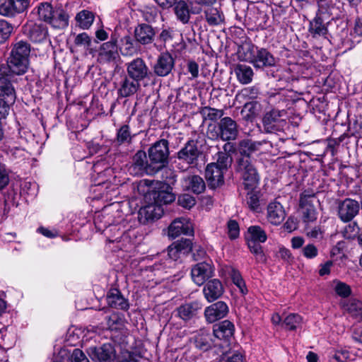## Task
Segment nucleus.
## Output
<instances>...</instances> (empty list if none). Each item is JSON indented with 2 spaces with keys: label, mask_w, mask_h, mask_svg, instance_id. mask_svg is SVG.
Here are the masks:
<instances>
[{
  "label": "nucleus",
  "mask_w": 362,
  "mask_h": 362,
  "mask_svg": "<svg viewBox=\"0 0 362 362\" xmlns=\"http://www.w3.org/2000/svg\"><path fill=\"white\" fill-rule=\"evenodd\" d=\"M30 52V45L27 42H17L11 49L6 64H1L0 66L7 68V71L16 75L23 74L28 67Z\"/></svg>",
  "instance_id": "nucleus-1"
},
{
  "label": "nucleus",
  "mask_w": 362,
  "mask_h": 362,
  "mask_svg": "<svg viewBox=\"0 0 362 362\" xmlns=\"http://www.w3.org/2000/svg\"><path fill=\"white\" fill-rule=\"evenodd\" d=\"M34 11L40 21L50 24L54 28H64L69 24L68 14L63 9H54L49 3H40Z\"/></svg>",
  "instance_id": "nucleus-2"
},
{
  "label": "nucleus",
  "mask_w": 362,
  "mask_h": 362,
  "mask_svg": "<svg viewBox=\"0 0 362 362\" xmlns=\"http://www.w3.org/2000/svg\"><path fill=\"white\" fill-rule=\"evenodd\" d=\"M216 162L209 163L205 169V178L209 187L217 188L224 183V175L230 167V158L221 154Z\"/></svg>",
  "instance_id": "nucleus-3"
},
{
  "label": "nucleus",
  "mask_w": 362,
  "mask_h": 362,
  "mask_svg": "<svg viewBox=\"0 0 362 362\" xmlns=\"http://www.w3.org/2000/svg\"><path fill=\"white\" fill-rule=\"evenodd\" d=\"M237 171L240 173L247 189H255L258 185L259 176L250 158L242 157L238 160Z\"/></svg>",
  "instance_id": "nucleus-4"
},
{
  "label": "nucleus",
  "mask_w": 362,
  "mask_h": 362,
  "mask_svg": "<svg viewBox=\"0 0 362 362\" xmlns=\"http://www.w3.org/2000/svg\"><path fill=\"white\" fill-rule=\"evenodd\" d=\"M169 153L168 141L166 139L155 142L148 148V156L151 164L156 168V173L168 163Z\"/></svg>",
  "instance_id": "nucleus-5"
},
{
  "label": "nucleus",
  "mask_w": 362,
  "mask_h": 362,
  "mask_svg": "<svg viewBox=\"0 0 362 362\" xmlns=\"http://www.w3.org/2000/svg\"><path fill=\"white\" fill-rule=\"evenodd\" d=\"M131 175L135 176L146 175H154L156 173V168L148 163L146 153L144 151H139L133 156L132 163L128 168Z\"/></svg>",
  "instance_id": "nucleus-6"
},
{
  "label": "nucleus",
  "mask_w": 362,
  "mask_h": 362,
  "mask_svg": "<svg viewBox=\"0 0 362 362\" xmlns=\"http://www.w3.org/2000/svg\"><path fill=\"white\" fill-rule=\"evenodd\" d=\"M119 59L117 39L103 43L98 50V62L101 64H115Z\"/></svg>",
  "instance_id": "nucleus-7"
},
{
  "label": "nucleus",
  "mask_w": 362,
  "mask_h": 362,
  "mask_svg": "<svg viewBox=\"0 0 362 362\" xmlns=\"http://www.w3.org/2000/svg\"><path fill=\"white\" fill-rule=\"evenodd\" d=\"M6 69L4 66H0V98L8 100L10 103H14L16 93L12 83L13 74Z\"/></svg>",
  "instance_id": "nucleus-8"
},
{
  "label": "nucleus",
  "mask_w": 362,
  "mask_h": 362,
  "mask_svg": "<svg viewBox=\"0 0 362 362\" xmlns=\"http://www.w3.org/2000/svg\"><path fill=\"white\" fill-rule=\"evenodd\" d=\"M316 199L315 194L312 192L304 191L300 194V206L303 221L305 223L313 222L317 219L316 210L313 206V202Z\"/></svg>",
  "instance_id": "nucleus-9"
},
{
  "label": "nucleus",
  "mask_w": 362,
  "mask_h": 362,
  "mask_svg": "<svg viewBox=\"0 0 362 362\" xmlns=\"http://www.w3.org/2000/svg\"><path fill=\"white\" fill-rule=\"evenodd\" d=\"M285 115L284 110L272 109L265 113L262 119V124L264 130L267 133L279 131L286 124L285 119L282 118Z\"/></svg>",
  "instance_id": "nucleus-10"
},
{
  "label": "nucleus",
  "mask_w": 362,
  "mask_h": 362,
  "mask_svg": "<svg viewBox=\"0 0 362 362\" xmlns=\"http://www.w3.org/2000/svg\"><path fill=\"white\" fill-rule=\"evenodd\" d=\"M127 76L139 81L149 78L151 71L144 60L140 57L127 64Z\"/></svg>",
  "instance_id": "nucleus-11"
},
{
  "label": "nucleus",
  "mask_w": 362,
  "mask_h": 362,
  "mask_svg": "<svg viewBox=\"0 0 362 362\" xmlns=\"http://www.w3.org/2000/svg\"><path fill=\"white\" fill-rule=\"evenodd\" d=\"M216 134L223 141L235 140L238 134L236 122L229 117L221 119Z\"/></svg>",
  "instance_id": "nucleus-12"
},
{
  "label": "nucleus",
  "mask_w": 362,
  "mask_h": 362,
  "mask_svg": "<svg viewBox=\"0 0 362 362\" xmlns=\"http://www.w3.org/2000/svg\"><path fill=\"white\" fill-rule=\"evenodd\" d=\"M338 216L343 222L351 221L360 209L359 203L352 199L346 198L338 204Z\"/></svg>",
  "instance_id": "nucleus-13"
},
{
  "label": "nucleus",
  "mask_w": 362,
  "mask_h": 362,
  "mask_svg": "<svg viewBox=\"0 0 362 362\" xmlns=\"http://www.w3.org/2000/svg\"><path fill=\"white\" fill-rule=\"evenodd\" d=\"M214 275V269L211 261H204L195 264L191 270L192 281L198 286L204 283Z\"/></svg>",
  "instance_id": "nucleus-14"
},
{
  "label": "nucleus",
  "mask_w": 362,
  "mask_h": 362,
  "mask_svg": "<svg viewBox=\"0 0 362 362\" xmlns=\"http://www.w3.org/2000/svg\"><path fill=\"white\" fill-rule=\"evenodd\" d=\"M174 65L175 61L172 55L168 52H163L158 56L153 67V71L158 76H166L172 71Z\"/></svg>",
  "instance_id": "nucleus-15"
},
{
  "label": "nucleus",
  "mask_w": 362,
  "mask_h": 362,
  "mask_svg": "<svg viewBox=\"0 0 362 362\" xmlns=\"http://www.w3.org/2000/svg\"><path fill=\"white\" fill-rule=\"evenodd\" d=\"M89 356L93 360L100 362H111L115 358V350L111 344H104L100 347H90Z\"/></svg>",
  "instance_id": "nucleus-16"
},
{
  "label": "nucleus",
  "mask_w": 362,
  "mask_h": 362,
  "mask_svg": "<svg viewBox=\"0 0 362 362\" xmlns=\"http://www.w3.org/2000/svg\"><path fill=\"white\" fill-rule=\"evenodd\" d=\"M192 224L186 218L182 217L174 220L168 227V235L172 238H175L182 234L192 235Z\"/></svg>",
  "instance_id": "nucleus-17"
},
{
  "label": "nucleus",
  "mask_w": 362,
  "mask_h": 362,
  "mask_svg": "<svg viewBox=\"0 0 362 362\" xmlns=\"http://www.w3.org/2000/svg\"><path fill=\"white\" fill-rule=\"evenodd\" d=\"M228 307L223 301H218L206 308L204 316L206 321L213 323L226 316Z\"/></svg>",
  "instance_id": "nucleus-18"
},
{
  "label": "nucleus",
  "mask_w": 362,
  "mask_h": 362,
  "mask_svg": "<svg viewBox=\"0 0 362 362\" xmlns=\"http://www.w3.org/2000/svg\"><path fill=\"white\" fill-rule=\"evenodd\" d=\"M199 154L200 151L198 149L197 143L191 140L178 151L177 158L189 165H192L197 162Z\"/></svg>",
  "instance_id": "nucleus-19"
},
{
  "label": "nucleus",
  "mask_w": 362,
  "mask_h": 362,
  "mask_svg": "<svg viewBox=\"0 0 362 362\" xmlns=\"http://www.w3.org/2000/svg\"><path fill=\"white\" fill-rule=\"evenodd\" d=\"M24 33L35 42L45 40L47 36L48 30L45 25L33 22L27 23L24 27Z\"/></svg>",
  "instance_id": "nucleus-20"
},
{
  "label": "nucleus",
  "mask_w": 362,
  "mask_h": 362,
  "mask_svg": "<svg viewBox=\"0 0 362 362\" xmlns=\"http://www.w3.org/2000/svg\"><path fill=\"white\" fill-rule=\"evenodd\" d=\"M140 83L132 78L124 76L119 83L117 95L120 98L134 95L140 88Z\"/></svg>",
  "instance_id": "nucleus-21"
},
{
  "label": "nucleus",
  "mask_w": 362,
  "mask_h": 362,
  "mask_svg": "<svg viewBox=\"0 0 362 362\" xmlns=\"http://www.w3.org/2000/svg\"><path fill=\"white\" fill-rule=\"evenodd\" d=\"M163 214L162 206L153 203L140 209L139 211V221L145 224L148 221L160 218Z\"/></svg>",
  "instance_id": "nucleus-22"
},
{
  "label": "nucleus",
  "mask_w": 362,
  "mask_h": 362,
  "mask_svg": "<svg viewBox=\"0 0 362 362\" xmlns=\"http://www.w3.org/2000/svg\"><path fill=\"white\" fill-rule=\"evenodd\" d=\"M224 292L222 283L218 279L206 282L203 288V293L208 302H213L219 298Z\"/></svg>",
  "instance_id": "nucleus-23"
},
{
  "label": "nucleus",
  "mask_w": 362,
  "mask_h": 362,
  "mask_svg": "<svg viewBox=\"0 0 362 362\" xmlns=\"http://www.w3.org/2000/svg\"><path fill=\"white\" fill-rule=\"evenodd\" d=\"M275 62L274 56L267 49L258 48L256 50L254 59L252 61V64L255 68L260 69L274 66Z\"/></svg>",
  "instance_id": "nucleus-24"
},
{
  "label": "nucleus",
  "mask_w": 362,
  "mask_h": 362,
  "mask_svg": "<svg viewBox=\"0 0 362 362\" xmlns=\"http://www.w3.org/2000/svg\"><path fill=\"white\" fill-rule=\"evenodd\" d=\"M286 213L278 202H271L267 206V220L273 225H279L284 220Z\"/></svg>",
  "instance_id": "nucleus-25"
},
{
  "label": "nucleus",
  "mask_w": 362,
  "mask_h": 362,
  "mask_svg": "<svg viewBox=\"0 0 362 362\" xmlns=\"http://www.w3.org/2000/svg\"><path fill=\"white\" fill-rule=\"evenodd\" d=\"M234 325L229 320H223L214 326V336L219 339L228 341L234 334Z\"/></svg>",
  "instance_id": "nucleus-26"
},
{
  "label": "nucleus",
  "mask_w": 362,
  "mask_h": 362,
  "mask_svg": "<svg viewBox=\"0 0 362 362\" xmlns=\"http://www.w3.org/2000/svg\"><path fill=\"white\" fill-rule=\"evenodd\" d=\"M134 36L138 42L148 45L153 41L155 32L151 25L141 24L135 28Z\"/></svg>",
  "instance_id": "nucleus-27"
},
{
  "label": "nucleus",
  "mask_w": 362,
  "mask_h": 362,
  "mask_svg": "<svg viewBox=\"0 0 362 362\" xmlns=\"http://www.w3.org/2000/svg\"><path fill=\"white\" fill-rule=\"evenodd\" d=\"M108 305L114 308L126 310L129 308V303L121 292L117 288L110 289L107 296Z\"/></svg>",
  "instance_id": "nucleus-28"
},
{
  "label": "nucleus",
  "mask_w": 362,
  "mask_h": 362,
  "mask_svg": "<svg viewBox=\"0 0 362 362\" xmlns=\"http://www.w3.org/2000/svg\"><path fill=\"white\" fill-rule=\"evenodd\" d=\"M202 308V304L197 301L185 303L177 308V315L184 321H188L196 315Z\"/></svg>",
  "instance_id": "nucleus-29"
},
{
  "label": "nucleus",
  "mask_w": 362,
  "mask_h": 362,
  "mask_svg": "<svg viewBox=\"0 0 362 362\" xmlns=\"http://www.w3.org/2000/svg\"><path fill=\"white\" fill-rule=\"evenodd\" d=\"M182 186L187 190L196 194H200L205 189L206 185L204 180L199 175H190L182 180Z\"/></svg>",
  "instance_id": "nucleus-30"
},
{
  "label": "nucleus",
  "mask_w": 362,
  "mask_h": 362,
  "mask_svg": "<svg viewBox=\"0 0 362 362\" xmlns=\"http://www.w3.org/2000/svg\"><path fill=\"white\" fill-rule=\"evenodd\" d=\"M173 11L177 21L181 22L182 24H187L189 23L191 16V11L189 6L187 2L182 0L175 2Z\"/></svg>",
  "instance_id": "nucleus-31"
},
{
  "label": "nucleus",
  "mask_w": 362,
  "mask_h": 362,
  "mask_svg": "<svg viewBox=\"0 0 362 362\" xmlns=\"http://www.w3.org/2000/svg\"><path fill=\"white\" fill-rule=\"evenodd\" d=\"M153 198L154 203L160 206L162 204H168L173 202L175 199V194L168 190V187L163 185L158 190L153 192Z\"/></svg>",
  "instance_id": "nucleus-32"
},
{
  "label": "nucleus",
  "mask_w": 362,
  "mask_h": 362,
  "mask_svg": "<svg viewBox=\"0 0 362 362\" xmlns=\"http://www.w3.org/2000/svg\"><path fill=\"white\" fill-rule=\"evenodd\" d=\"M309 31L314 37L327 35L328 29L327 24L324 22L322 14H317L315 18L310 21Z\"/></svg>",
  "instance_id": "nucleus-33"
},
{
  "label": "nucleus",
  "mask_w": 362,
  "mask_h": 362,
  "mask_svg": "<svg viewBox=\"0 0 362 362\" xmlns=\"http://www.w3.org/2000/svg\"><path fill=\"white\" fill-rule=\"evenodd\" d=\"M266 141H253L250 139H245L240 142L239 144V152L243 156V157H249L250 156L258 151L259 147L263 144H266Z\"/></svg>",
  "instance_id": "nucleus-34"
},
{
  "label": "nucleus",
  "mask_w": 362,
  "mask_h": 362,
  "mask_svg": "<svg viewBox=\"0 0 362 362\" xmlns=\"http://www.w3.org/2000/svg\"><path fill=\"white\" fill-rule=\"evenodd\" d=\"M204 14L206 22L211 26L218 25L224 21L223 13L214 6H207L204 10Z\"/></svg>",
  "instance_id": "nucleus-35"
},
{
  "label": "nucleus",
  "mask_w": 362,
  "mask_h": 362,
  "mask_svg": "<svg viewBox=\"0 0 362 362\" xmlns=\"http://www.w3.org/2000/svg\"><path fill=\"white\" fill-rule=\"evenodd\" d=\"M234 71L240 83L248 84L252 81L254 73L250 66L245 64H238Z\"/></svg>",
  "instance_id": "nucleus-36"
},
{
  "label": "nucleus",
  "mask_w": 362,
  "mask_h": 362,
  "mask_svg": "<svg viewBox=\"0 0 362 362\" xmlns=\"http://www.w3.org/2000/svg\"><path fill=\"white\" fill-rule=\"evenodd\" d=\"M245 239L246 241L263 243L267 240V236L265 231L260 226H252L247 229Z\"/></svg>",
  "instance_id": "nucleus-37"
},
{
  "label": "nucleus",
  "mask_w": 362,
  "mask_h": 362,
  "mask_svg": "<svg viewBox=\"0 0 362 362\" xmlns=\"http://www.w3.org/2000/svg\"><path fill=\"white\" fill-rule=\"evenodd\" d=\"M194 343L197 348L204 351L208 350L214 344L211 334L206 330H200L195 337Z\"/></svg>",
  "instance_id": "nucleus-38"
},
{
  "label": "nucleus",
  "mask_w": 362,
  "mask_h": 362,
  "mask_svg": "<svg viewBox=\"0 0 362 362\" xmlns=\"http://www.w3.org/2000/svg\"><path fill=\"white\" fill-rule=\"evenodd\" d=\"M95 19L94 13L88 10H82L76 16L77 25L82 29H88Z\"/></svg>",
  "instance_id": "nucleus-39"
},
{
  "label": "nucleus",
  "mask_w": 362,
  "mask_h": 362,
  "mask_svg": "<svg viewBox=\"0 0 362 362\" xmlns=\"http://www.w3.org/2000/svg\"><path fill=\"white\" fill-rule=\"evenodd\" d=\"M257 49L258 47L251 43H245L239 48L238 56L241 60L252 64Z\"/></svg>",
  "instance_id": "nucleus-40"
},
{
  "label": "nucleus",
  "mask_w": 362,
  "mask_h": 362,
  "mask_svg": "<svg viewBox=\"0 0 362 362\" xmlns=\"http://www.w3.org/2000/svg\"><path fill=\"white\" fill-rule=\"evenodd\" d=\"M303 319L300 315L291 313L284 319L281 327L287 330H296L301 325Z\"/></svg>",
  "instance_id": "nucleus-41"
},
{
  "label": "nucleus",
  "mask_w": 362,
  "mask_h": 362,
  "mask_svg": "<svg viewBox=\"0 0 362 362\" xmlns=\"http://www.w3.org/2000/svg\"><path fill=\"white\" fill-rule=\"evenodd\" d=\"M345 310L355 318L362 320V302L356 299L349 300L344 305Z\"/></svg>",
  "instance_id": "nucleus-42"
},
{
  "label": "nucleus",
  "mask_w": 362,
  "mask_h": 362,
  "mask_svg": "<svg viewBox=\"0 0 362 362\" xmlns=\"http://www.w3.org/2000/svg\"><path fill=\"white\" fill-rule=\"evenodd\" d=\"M262 109V105L258 101H251L245 104L242 113L247 111L248 114L245 116V119L247 120L252 119L261 113Z\"/></svg>",
  "instance_id": "nucleus-43"
},
{
  "label": "nucleus",
  "mask_w": 362,
  "mask_h": 362,
  "mask_svg": "<svg viewBox=\"0 0 362 362\" xmlns=\"http://www.w3.org/2000/svg\"><path fill=\"white\" fill-rule=\"evenodd\" d=\"M134 135L132 134L130 128L128 125H122L117 133L116 141L118 144H131Z\"/></svg>",
  "instance_id": "nucleus-44"
},
{
  "label": "nucleus",
  "mask_w": 362,
  "mask_h": 362,
  "mask_svg": "<svg viewBox=\"0 0 362 362\" xmlns=\"http://www.w3.org/2000/svg\"><path fill=\"white\" fill-rule=\"evenodd\" d=\"M120 49L123 55H132L136 52L134 41L129 35H126L121 39Z\"/></svg>",
  "instance_id": "nucleus-45"
},
{
  "label": "nucleus",
  "mask_w": 362,
  "mask_h": 362,
  "mask_svg": "<svg viewBox=\"0 0 362 362\" xmlns=\"http://www.w3.org/2000/svg\"><path fill=\"white\" fill-rule=\"evenodd\" d=\"M182 253L179 252L175 245L173 243L168 247V259H167L163 263L160 264L161 266L163 264V268L165 267H173V262H175L178 260L181 256Z\"/></svg>",
  "instance_id": "nucleus-46"
},
{
  "label": "nucleus",
  "mask_w": 362,
  "mask_h": 362,
  "mask_svg": "<svg viewBox=\"0 0 362 362\" xmlns=\"http://www.w3.org/2000/svg\"><path fill=\"white\" fill-rule=\"evenodd\" d=\"M18 14L11 0H0V15L13 17Z\"/></svg>",
  "instance_id": "nucleus-47"
},
{
  "label": "nucleus",
  "mask_w": 362,
  "mask_h": 362,
  "mask_svg": "<svg viewBox=\"0 0 362 362\" xmlns=\"http://www.w3.org/2000/svg\"><path fill=\"white\" fill-rule=\"evenodd\" d=\"M247 192L245 198V202L250 209L257 211L259 206V197L257 192L254 191V189Z\"/></svg>",
  "instance_id": "nucleus-48"
},
{
  "label": "nucleus",
  "mask_w": 362,
  "mask_h": 362,
  "mask_svg": "<svg viewBox=\"0 0 362 362\" xmlns=\"http://www.w3.org/2000/svg\"><path fill=\"white\" fill-rule=\"evenodd\" d=\"M202 113L204 116L205 119H208L211 121H216L224 115L223 110L210 107H204L202 110Z\"/></svg>",
  "instance_id": "nucleus-49"
},
{
  "label": "nucleus",
  "mask_w": 362,
  "mask_h": 362,
  "mask_svg": "<svg viewBox=\"0 0 362 362\" xmlns=\"http://www.w3.org/2000/svg\"><path fill=\"white\" fill-rule=\"evenodd\" d=\"M250 252L255 255L257 262H264L265 257L260 243L247 241Z\"/></svg>",
  "instance_id": "nucleus-50"
},
{
  "label": "nucleus",
  "mask_w": 362,
  "mask_h": 362,
  "mask_svg": "<svg viewBox=\"0 0 362 362\" xmlns=\"http://www.w3.org/2000/svg\"><path fill=\"white\" fill-rule=\"evenodd\" d=\"M74 44L87 50L92 44L91 37L86 33H80L75 37Z\"/></svg>",
  "instance_id": "nucleus-51"
},
{
  "label": "nucleus",
  "mask_w": 362,
  "mask_h": 362,
  "mask_svg": "<svg viewBox=\"0 0 362 362\" xmlns=\"http://www.w3.org/2000/svg\"><path fill=\"white\" fill-rule=\"evenodd\" d=\"M230 276L233 282L239 288L240 293L243 295L246 294L247 292V289L245 286V281H243L240 272L236 270H232Z\"/></svg>",
  "instance_id": "nucleus-52"
},
{
  "label": "nucleus",
  "mask_w": 362,
  "mask_h": 362,
  "mask_svg": "<svg viewBox=\"0 0 362 362\" xmlns=\"http://www.w3.org/2000/svg\"><path fill=\"white\" fill-rule=\"evenodd\" d=\"M13 31V26L5 20H0V42L6 40Z\"/></svg>",
  "instance_id": "nucleus-53"
},
{
  "label": "nucleus",
  "mask_w": 362,
  "mask_h": 362,
  "mask_svg": "<svg viewBox=\"0 0 362 362\" xmlns=\"http://www.w3.org/2000/svg\"><path fill=\"white\" fill-rule=\"evenodd\" d=\"M173 244L182 255L188 254L192 250V243L189 239H181Z\"/></svg>",
  "instance_id": "nucleus-54"
},
{
  "label": "nucleus",
  "mask_w": 362,
  "mask_h": 362,
  "mask_svg": "<svg viewBox=\"0 0 362 362\" xmlns=\"http://www.w3.org/2000/svg\"><path fill=\"white\" fill-rule=\"evenodd\" d=\"M259 93V90L257 87L250 86L243 88L239 93V95L245 99L254 100L258 98Z\"/></svg>",
  "instance_id": "nucleus-55"
},
{
  "label": "nucleus",
  "mask_w": 362,
  "mask_h": 362,
  "mask_svg": "<svg viewBox=\"0 0 362 362\" xmlns=\"http://www.w3.org/2000/svg\"><path fill=\"white\" fill-rule=\"evenodd\" d=\"M178 204L184 208L190 209L196 204L194 198L187 194H181L178 197Z\"/></svg>",
  "instance_id": "nucleus-56"
},
{
  "label": "nucleus",
  "mask_w": 362,
  "mask_h": 362,
  "mask_svg": "<svg viewBox=\"0 0 362 362\" xmlns=\"http://www.w3.org/2000/svg\"><path fill=\"white\" fill-rule=\"evenodd\" d=\"M220 362H244V356L239 351L223 355Z\"/></svg>",
  "instance_id": "nucleus-57"
},
{
  "label": "nucleus",
  "mask_w": 362,
  "mask_h": 362,
  "mask_svg": "<svg viewBox=\"0 0 362 362\" xmlns=\"http://www.w3.org/2000/svg\"><path fill=\"white\" fill-rule=\"evenodd\" d=\"M336 293L341 297L346 298L351 294V288L345 283L337 281L334 286Z\"/></svg>",
  "instance_id": "nucleus-58"
},
{
  "label": "nucleus",
  "mask_w": 362,
  "mask_h": 362,
  "mask_svg": "<svg viewBox=\"0 0 362 362\" xmlns=\"http://www.w3.org/2000/svg\"><path fill=\"white\" fill-rule=\"evenodd\" d=\"M107 325L110 329H117L122 325V319L116 313H112L107 319Z\"/></svg>",
  "instance_id": "nucleus-59"
},
{
  "label": "nucleus",
  "mask_w": 362,
  "mask_h": 362,
  "mask_svg": "<svg viewBox=\"0 0 362 362\" xmlns=\"http://www.w3.org/2000/svg\"><path fill=\"white\" fill-rule=\"evenodd\" d=\"M303 255L307 259H313L318 255V250L313 244H308L302 249Z\"/></svg>",
  "instance_id": "nucleus-60"
},
{
  "label": "nucleus",
  "mask_w": 362,
  "mask_h": 362,
  "mask_svg": "<svg viewBox=\"0 0 362 362\" xmlns=\"http://www.w3.org/2000/svg\"><path fill=\"white\" fill-rule=\"evenodd\" d=\"M228 233L231 239H235L239 236L240 229L238 223L233 220H230L228 223Z\"/></svg>",
  "instance_id": "nucleus-61"
},
{
  "label": "nucleus",
  "mask_w": 362,
  "mask_h": 362,
  "mask_svg": "<svg viewBox=\"0 0 362 362\" xmlns=\"http://www.w3.org/2000/svg\"><path fill=\"white\" fill-rule=\"evenodd\" d=\"M71 362H89L88 357L79 349H75L71 356Z\"/></svg>",
  "instance_id": "nucleus-62"
},
{
  "label": "nucleus",
  "mask_w": 362,
  "mask_h": 362,
  "mask_svg": "<svg viewBox=\"0 0 362 362\" xmlns=\"http://www.w3.org/2000/svg\"><path fill=\"white\" fill-rule=\"evenodd\" d=\"M235 151V148L233 146V144L230 143V142H228V143H226L223 146V151H218L216 156H215V158H218L220 155L221 154H223L225 153L226 156H228L230 158V166L231 165V163H232V161H233V158H232V156H231V154L230 153L233 152Z\"/></svg>",
  "instance_id": "nucleus-63"
},
{
  "label": "nucleus",
  "mask_w": 362,
  "mask_h": 362,
  "mask_svg": "<svg viewBox=\"0 0 362 362\" xmlns=\"http://www.w3.org/2000/svg\"><path fill=\"white\" fill-rule=\"evenodd\" d=\"M18 13L24 12L29 6L30 0H11Z\"/></svg>",
  "instance_id": "nucleus-64"
}]
</instances>
